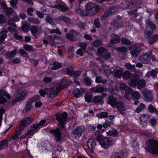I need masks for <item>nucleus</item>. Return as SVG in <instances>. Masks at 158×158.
<instances>
[{
	"label": "nucleus",
	"mask_w": 158,
	"mask_h": 158,
	"mask_svg": "<svg viewBox=\"0 0 158 158\" xmlns=\"http://www.w3.org/2000/svg\"><path fill=\"white\" fill-rule=\"evenodd\" d=\"M111 94H111V96H109L108 97V102L107 103L109 104L114 108H117V110L119 111L121 114H123L125 111L126 110V107L124 104L121 102H119L118 99L119 96L117 94H114L116 93H117V91L111 90Z\"/></svg>",
	"instance_id": "f257e3e1"
},
{
	"label": "nucleus",
	"mask_w": 158,
	"mask_h": 158,
	"mask_svg": "<svg viewBox=\"0 0 158 158\" xmlns=\"http://www.w3.org/2000/svg\"><path fill=\"white\" fill-rule=\"evenodd\" d=\"M68 81L65 79H62L61 81L55 84L54 88H49L46 89V93L49 97H54L56 94L58 89H63L67 85Z\"/></svg>",
	"instance_id": "f03ea898"
},
{
	"label": "nucleus",
	"mask_w": 158,
	"mask_h": 158,
	"mask_svg": "<svg viewBox=\"0 0 158 158\" xmlns=\"http://www.w3.org/2000/svg\"><path fill=\"white\" fill-rule=\"evenodd\" d=\"M146 24L147 26L146 27L145 32V36L148 39L150 44H152L156 43L154 35L151 36L154 30L156 28L155 25L151 21H147Z\"/></svg>",
	"instance_id": "7ed1b4c3"
},
{
	"label": "nucleus",
	"mask_w": 158,
	"mask_h": 158,
	"mask_svg": "<svg viewBox=\"0 0 158 158\" xmlns=\"http://www.w3.org/2000/svg\"><path fill=\"white\" fill-rule=\"evenodd\" d=\"M148 147H146L145 149L152 154H158V141L153 139L149 140L147 142Z\"/></svg>",
	"instance_id": "20e7f679"
},
{
	"label": "nucleus",
	"mask_w": 158,
	"mask_h": 158,
	"mask_svg": "<svg viewBox=\"0 0 158 158\" xmlns=\"http://www.w3.org/2000/svg\"><path fill=\"white\" fill-rule=\"evenodd\" d=\"M100 8V7L97 6L95 3L89 2L86 5L85 12L87 15H92L95 14Z\"/></svg>",
	"instance_id": "39448f33"
},
{
	"label": "nucleus",
	"mask_w": 158,
	"mask_h": 158,
	"mask_svg": "<svg viewBox=\"0 0 158 158\" xmlns=\"http://www.w3.org/2000/svg\"><path fill=\"white\" fill-rule=\"evenodd\" d=\"M67 114L64 112L61 114H56V117L58 122L60 126L62 128L64 127V123L66 120Z\"/></svg>",
	"instance_id": "423d86ee"
},
{
	"label": "nucleus",
	"mask_w": 158,
	"mask_h": 158,
	"mask_svg": "<svg viewBox=\"0 0 158 158\" xmlns=\"http://www.w3.org/2000/svg\"><path fill=\"white\" fill-rule=\"evenodd\" d=\"M99 143L102 147L105 149L108 148L113 143L111 138L109 137L103 138Z\"/></svg>",
	"instance_id": "0eeeda50"
},
{
	"label": "nucleus",
	"mask_w": 158,
	"mask_h": 158,
	"mask_svg": "<svg viewBox=\"0 0 158 158\" xmlns=\"http://www.w3.org/2000/svg\"><path fill=\"white\" fill-rule=\"evenodd\" d=\"M27 94L26 92L25 91L16 93L15 94V97L13 99V102L15 103H16L24 99Z\"/></svg>",
	"instance_id": "6e6552de"
},
{
	"label": "nucleus",
	"mask_w": 158,
	"mask_h": 158,
	"mask_svg": "<svg viewBox=\"0 0 158 158\" xmlns=\"http://www.w3.org/2000/svg\"><path fill=\"white\" fill-rule=\"evenodd\" d=\"M84 126H81L77 127L73 131V134L76 139H78L82 135L85 131Z\"/></svg>",
	"instance_id": "1a4fd4ad"
},
{
	"label": "nucleus",
	"mask_w": 158,
	"mask_h": 158,
	"mask_svg": "<svg viewBox=\"0 0 158 158\" xmlns=\"http://www.w3.org/2000/svg\"><path fill=\"white\" fill-rule=\"evenodd\" d=\"M112 69H113L112 71L113 74L118 78H120L122 76L123 72V69L119 66H114Z\"/></svg>",
	"instance_id": "9d476101"
},
{
	"label": "nucleus",
	"mask_w": 158,
	"mask_h": 158,
	"mask_svg": "<svg viewBox=\"0 0 158 158\" xmlns=\"http://www.w3.org/2000/svg\"><path fill=\"white\" fill-rule=\"evenodd\" d=\"M49 133L55 136L56 141L59 142L61 140V133L59 129L50 131H49Z\"/></svg>",
	"instance_id": "9b49d317"
},
{
	"label": "nucleus",
	"mask_w": 158,
	"mask_h": 158,
	"mask_svg": "<svg viewBox=\"0 0 158 158\" xmlns=\"http://www.w3.org/2000/svg\"><path fill=\"white\" fill-rule=\"evenodd\" d=\"M5 96L8 99L10 98V96L6 92L3 90H0V104L6 102V99L4 97Z\"/></svg>",
	"instance_id": "f8f14e48"
},
{
	"label": "nucleus",
	"mask_w": 158,
	"mask_h": 158,
	"mask_svg": "<svg viewBox=\"0 0 158 158\" xmlns=\"http://www.w3.org/2000/svg\"><path fill=\"white\" fill-rule=\"evenodd\" d=\"M141 50L140 45L139 44H136L132 46L131 50V54L132 56L134 57H136L139 54Z\"/></svg>",
	"instance_id": "ddd939ff"
},
{
	"label": "nucleus",
	"mask_w": 158,
	"mask_h": 158,
	"mask_svg": "<svg viewBox=\"0 0 158 158\" xmlns=\"http://www.w3.org/2000/svg\"><path fill=\"white\" fill-rule=\"evenodd\" d=\"M142 93L147 101H151L153 98L152 94L150 91L145 89L142 91Z\"/></svg>",
	"instance_id": "4468645a"
},
{
	"label": "nucleus",
	"mask_w": 158,
	"mask_h": 158,
	"mask_svg": "<svg viewBox=\"0 0 158 158\" xmlns=\"http://www.w3.org/2000/svg\"><path fill=\"white\" fill-rule=\"evenodd\" d=\"M85 92L84 89L80 88L79 89H75L73 92V93L75 96L76 98H79Z\"/></svg>",
	"instance_id": "2eb2a0df"
},
{
	"label": "nucleus",
	"mask_w": 158,
	"mask_h": 158,
	"mask_svg": "<svg viewBox=\"0 0 158 158\" xmlns=\"http://www.w3.org/2000/svg\"><path fill=\"white\" fill-rule=\"evenodd\" d=\"M150 60V56L149 55L148 52L147 53L141 56L140 58V61L142 63L147 64Z\"/></svg>",
	"instance_id": "dca6fc26"
},
{
	"label": "nucleus",
	"mask_w": 158,
	"mask_h": 158,
	"mask_svg": "<svg viewBox=\"0 0 158 158\" xmlns=\"http://www.w3.org/2000/svg\"><path fill=\"white\" fill-rule=\"evenodd\" d=\"M140 1H138L136 3L135 2H134L133 1H127L126 2V4L127 5L128 8H132L134 7L140 8L141 7L140 6Z\"/></svg>",
	"instance_id": "f3484780"
},
{
	"label": "nucleus",
	"mask_w": 158,
	"mask_h": 158,
	"mask_svg": "<svg viewBox=\"0 0 158 158\" xmlns=\"http://www.w3.org/2000/svg\"><path fill=\"white\" fill-rule=\"evenodd\" d=\"M7 31V30L4 28L0 30V43L3 42L6 37V34Z\"/></svg>",
	"instance_id": "a211bd4d"
},
{
	"label": "nucleus",
	"mask_w": 158,
	"mask_h": 158,
	"mask_svg": "<svg viewBox=\"0 0 158 158\" xmlns=\"http://www.w3.org/2000/svg\"><path fill=\"white\" fill-rule=\"evenodd\" d=\"M87 146L89 149L90 151L93 150L95 147V140L93 139H90L87 141Z\"/></svg>",
	"instance_id": "6ab92c4d"
},
{
	"label": "nucleus",
	"mask_w": 158,
	"mask_h": 158,
	"mask_svg": "<svg viewBox=\"0 0 158 158\" xmlns=\"http://www.w3.org/2000/svg\"><path fill=\"white\" fill-rule=\"evenodd\" d=\"M73 72V68L71 65H68V67L64 69L63 71L64 73V74H68L70 77L72 76Z\"/></svg>",
	"instance_id": "aec40b11"
},
{
	"label": "nucleus",
	"mask_w": 158,
	"mask_h": 158,
	"mask_svg": "<svg viewBox=\"0 0 158 158\" xmlns=\"http://www.w3.org/2000/svg\"><path fill=\"white\" fill-rule=\"evenodd\" d=\"M32 119L29 117H27L24 118L22 121V125L25 127L26 126L29 125L32 122Z\"/></svg>",
	"instance_id": "412c9836"
},
{
	"label": "nucleus",
	"mask_w": 158,
	"mask_h": 158,
	"mask_svg": "<svg viewBox=\"0 0 158 158\" xmlns=\"http://www.w3.org/2000/svg\"><path fill=\"white\" fill-rule=\"evenodd\" d=\"M103 99L100 96H94L93 99V102L96 104H102L103 103Z\"/></svg>",
	"instance_id": "4be33fe9"
},
{
	"label": "nucleus",
	"mask_w": 158,
	"mask_h": 158,
	"mask_svg": "<svg viewBox=\"0 0 158 158\" xmlns=\"http://www.w3.org/2000/svg\"><path fill=\"white\" fill-rule=\"evenodd\" d=\"M157 72L156 69H152L151 71H148L146 74L145 77L148 78L150 77L151 76L153 78H155L156 77Z\"/></svg>",
	"instance_id": "5701e85b"
},
{
	"label": "nucleus",
	"mask_w": 158,
	"mask_h": 158,
	"mask_svg": "<svg viewBox=\"0 0 158 158\" xmlns=\"http://www.w3.org/2000/svg\"><path fill=\"white\" fill-rule=\"evenodd\" d=\"M111 39L110 43L112 44L117 43L120 42L119 37L114 34H112L110 35Z\"/></svg>",
	"instance_id": "b1692460"
},
{
	"label": "nucleus",
	"mask_w": 158,
	"mask_h": 158,
	"mask_svg": "<svg viewBox=\"0 0 158 158\" xmlns=\"http://www.w3.org/2000/svg\"><path fill=\"white\" fill-rule=\"evenodd\" d=\"M109 69L110 66H109L104 65L102 67L100 71L102 73H105L106 75L108 74V73L110 74L111 73L110 70Z\"/></svg>",
	"instance_id": "393cba45"
},
{
	"label": "nucleus",
	"mask_w": 158,
	"mask_h": 158,
	"mask_svg": "<svg viewBox=\"0 0 158 158\" xmlns=\"http://www.w3.org/2000/svg\"><path fill=\"white\" fill-rule=\"evenodd\" d=\"M104 131L103 129L101 130H98L95 133V135L97 140L99 142L103 138V136L101 135V133L103 132Z\"/></svg>",
	"instance_id": "a878e982"
},
{
	"label": "nucleus",
	"mask_w": 158,
	"mask_h": 158,
	"mask_svg": "<svg viewBox=\"0 0 158 158\" xmlns=\"http://www.w3.org/2000/svg\"><path fill=\"white\" fill-rule=\"evenodd\" d=\"M40 28L36 27L35 26H32L31 29V31L33 36H35L37 33H40Z\"/></svg>",
	"instance_id": "bb28decb"
},
{
	"label": "nucleus",
	"mask_w": 158,
	"mask_h": 158,
	"mask_svg": "<svg viewBox=\"0 0 158 158\" xmlns=\"http://www.w3.org/2000/svg\"><path fill=\"white\" fill-rule=\"evenodd\" d=\"M108 50L102 47L98 48L97 50V55H100L102 57Z\"/></svg>",
	"instance_id": "cd10ccee"
},
{
	"label": "nucleus",
	"mask_w": 158,
	"mask_h": 158,
	"mask_svg": "<svg viewBox=\"0 0 158 158\" xmlns=\"http://www.w3.org/2000/svg\"><path fill=\"white\" fill-rule=\"evenodd\" d=\"M90 90L95 93H101L104 91V88L101 87H95L90 89Z\"/></svg>",
	"instance_id": "c85d7f7f"
},
{
	"label": "nucleus",
	"mask_w": 158,
	"mask_h": 158,
	"mask_svg": "<svg viewBox=\"0 0 158 158\" xmlns=\"http://www.w3.org/2000/svg\"><path fill=\"white\" fill-rule=\"evenodd\" d=\"M106 134L108 135L112 136H117L118 133L117 131L114 129H110L108 132H106Z\"/></svg>",
	"instance_id": "c756f323"
},
{
	"label": "nucleus",
	"mask_w": 158,
	"mask_h": 158,
	"mask_svg": "<svg viewBox=\"0 0 158 158\" xmlns=\"http://www.w3.org/2000/svg\"><path fill=\"white\" fill-rule=\"evenodd\" d=\"M145 108L146 105L145 104L142 103H140L139 106L136 108L135 112L137 113H139L144 109Z\"/></svg>",
	"instance_id": "7c9ffc66"
},
{
	"label": "nucleus",
	"mask_w": 158,
	"mask_h": 158,
	"mask_svg": "<svg viewBox=\"0 0 158 158\" xmlns=\"http://www.w3.org/2000/svg\"><path fill=\"white\" fill-rule=\"evenodd\" d=\"M16 54V50L15 49L11 52H8L6 53V58L9 59H11L13 56Z\"/></svg>",
	"instance_id": "2f4dec72"
},
{
	"label": "nucleus",
	"mask_w": 158,
	"mask_h": 158,
	"mask_svg": "<svg viewBox=\"0 0 158 158\" xmlns=\"http://www.w3.org/2000/svg\"><path fill=\"white\" fill-rule=\"evenodd\" d=\"M46 30L51 34H53L54 33H56L59 35H61V32L58 28H56L55 29L51 30L49 28H46Z\"/></svg>",
	"instance_id": "473e14b6"
},
{
	"label": "nucleus",
	"mask_w": 158,
	"mask_h": 158,
	"mask_svg": "<svg viewBox=\"0 0 158 158\" xmlns=\"http://www.w3.org/2000/svg\"><path fill=\"white\" fill-rule=\"evenodd\" d=\"M32 103L31 100H28L27 101L25 106V110L26 112H28L31 110L32 107Z\"/></svg>",
	"instance_id": "72a5a7b5"
},
{
	"label": "nucleus",
	"mask_w": 158,
	"mask_h": 158,
	"mask_svg": "<svg viewBox=\"0 0 158 158\" xmlns=\"http://www.w3.org/2000/svg\"><path fill=\"white\" fill-rule=\"evenodd\" d=\"M95 81L97 83H102L103 84H105L107 82V80H106L103 79L100 76L96 77Z\"/></svg>",
	"instance_id": "f704fd0d"
},
{
	"label": "nucleus",
	"mask_w": 158,
	"mask_h": 158,
	"mask_svg": "<svg viewBox=\"0 0 158 158\" xmlns=\"http://www.w3.org/2000/svg\"><path fill=\"white\" fill-rule=\"evenodd\" d=\"M56 8L62 11H65L67 10L68 8L63 3L62 4H59L56 6Z\"/></svg>",
	"instance_id": "c9c22d12"
},
{
	"label": "nucleus",
	"mask_w": 158,
	"mask_h": 158,
	"mask_svg": "<svg viewBox=\"0 0 158 158\" xmlns=\"http://www.w3.org/2000/svg\"><path fill=\"white\" fill-rule=\"evenodd\" d=\"M110 158H124L123 155L121 153H115L110 156Z\"/></svg>",
	"instance_id": "e433bc0d"
},
{
	"label": "nucleus",
	"mask_w": 158,
	"mask_h": 158,
	"mask_svg": "<svg viewBox=\"0 0 158 158\" xmlns=\"http://www.w3.org/2000/svg\"><path fill=\"white\" fill-rule=\"evenodd\" d=\"M23 48L27 51L31 52H32L35 51V49L31 45L27 44H24L23 45Z\"/></svg>",
	"instance_id": "4c0bfd02"
},
{
	"label": "nucleus",
	"mask_w": 158,
	"mask_h": 158,
	"mask_svg": "<svg viewBox=\"0 0 158 158\" xmlns=\"http://www.w3.org/2000/svg\"><path fill=\"white\" fill-rule=\"evenodd\" d=\"M138 82L137 80L135 78L132 80L130 82L128 83V85L131 87H135L137 85H138Z\"/></svg>",
	"instance_id": "58836bf2"
},
{
	"label": "nucleus",
	"mask_w": 158,
	"mask_h": 158,
	"mask_svg": "<svg viewBox=\"0 0 158 158\" xmlns=\"http://www.w3.org/2000/svg\"><path fill=\"white\" fill-rule=\"evenodd\" d=\"M52 68V70H56L62 67V64L58 62H55L53 64Z\"/></svg>",
	"instance_id": "ea45409f"
},
{
	"label": "nucleus",
	"mask_w": 158,
	"mask_h": 158,
	"mask_svg": "<svg viewBox=\"0 0 158 158\" xmlns=\"http://www.w3.org/2000/svg\"><path fill=\"white\" fill-rule=\"evenodd\" d=\"M8 145V143L6 140H2L0 141V149L6 148Z\"/></svg>",
	"instance_id": "a19ab883"
},
{
	"label": "nucleus",
	"mask_w": 158,
	"mask_h": 158,
	"mask_svg": "<svg viewBox=\"0 0 158 158\" xmlns=\"http://www.w3.org/2000/svg\"><path fill=\"white\" fill-rule=\"evenodd\" d=\"M145 81L143 80H141L138 82L137 88L139 89H141L145 86Z\"/></svg>",
	"instance_id": "79ce46f5"
},
{
	"label": "nucleus",
	"mask_w": 158,
	"mask_h": 158,
	"mask_svg": "<svg viewBox=\"0 0 158 158\" xmlns=\"http://www.w3.org/2000/svg\"><path fill=\"white\" fill-rule=\"evenodd\" d=\"M108 115L107 112H102L100 113H98L96 114V116L98 118H102L107 117Z\"/></svg>",
	"instance_id": "37998d69"
},
{
	"label": "nucleus",
	"mask_w": 158,
	"mask_h": 158,
	"mask_svg": "<svg viewBox=\"0 0 158 158\" xmlns=\"http://www.w3.org/2000/svg\"><path fill=\"white\" fill-rule=\"evenodd\" d=\"M76 11L77 13L82 16L87 15V13L85 12L80 7L76 9Z\"/></svg>",
	"instance_id": "c03bdc74"
},
{
	"label": "nucleus",
	"mask_w": 158,
	"mask_h": 158,
	"mask_svg": "<svg viewBox=\"0 0 158 158\" xmlns=\"http://www.w3.org/2000/svg\"><path fill=\"white\" fill-rule=\"evenodd\" d=\"M34 134L33 130L32 129H30L27 132L22 135L20 137L21 139H23L25 138L28 135H32Z\"/></svg>",
	"instance_id": "a18cd8bd"
},
{
	"label": "nucleus",
	"mask_w": 158,
	"mask_h": 158,
	"mask_svg": "<svg viewBox=\"0 0 158 158\" xmlns=\"http://www.w3.org/2000/svg\"><path fill=\"white\" fill-rule=\"evenodd\" d=\"M150 118V117L149 115L146 114H143L141 115L140 117V120L142 121L145 122L148 121Z\"/></svg>",
	"instance_id": "49530a36"
},
{
	"label": "nucleus",
	"mask_w": 158,
	"mask_h": 158,
	"mask_svg": "<svg viewBox=\"0 0 158 158\" xmlns=\"http://www.w3.org/2000/svg\"><path fill=\"white\" fill-rule=\"evenodd\" d=\"M73 47H70L68 50V54L69 58H72L73 56Z\"/></svg>",
	"instance_id": "de8ad7c7"
},
{
	"label": "nucleus",
	"mask_w": 158,
	"mask_h": 158,
	"mask_svg": "<svg viewBox=\"0 0 158 158\" xmlns=\"http://www.w3.org/2000/svg\"><path fill=\"white\" fill-rule=\"evenodd\" d=\"M132 96L133 98L137 99H139L140 97L139 93L136 91H134L132 93Z\"/></svg>",
	"instance_id": "09e8293b"
},
{
	"label": "nucleus",
	"mask_w": 158,
	"mask_h": 158,
	"mask_svg": "<svg viewBox=\"0 0 158 158\" xmlns=\"http://www.w3.org/2000/svg\"><path fill=\"white\" fill-rule=\"evenodd\" d=\"M131 76V74L128 71H125L123 74V80H125L129 78Z\"/></svg>",
	"instance_id": "8fccbe9b"
},
{
	"label": "nucleus",
	"mask_w": 158,
	"mask_h": 158,
	"mask_svg": "<svg viewBox=\"0 0 158 158\" xmlns=\"http://www.w3.org/2000/svg\"><path fill=\"white\" fill-rule=\"evenodd\" d=\"M125 66L127 69L133 70L135 69V65H132L130 63H125Z\"/></svg>",
	"instance_id": "3c124183"
},
{
	"label": "nucleus",
	"mask_w": 158,
	"mask_h": 158,
	"mask_svg": "<svg viewBox=\"0 0 158 158\" xmlns=\"http://www.w3.org/2000/svg\"><path fill=\"white\" fill-rule=\"evenodd\" d=\"M28 21L30 23L34 24H38L40 23L38 19L36 18H29L28 19Z\"/></svg>",
	"instance_id": "603ef678"
},
{
	"label": "nucleus",
	"mask_w": 158,
	"mask_h": 158,
	"mask_svg": "<svg viewBox=\"0 0 158 158\" xmlns=\"http://www.w3.org/2000/svg\"><path fill=\"white\" fill-rule=\"evenodd\" d=\"M70 33L72 34L73 35V38L74 37V39L75 40H76L77 38V36L78 35V33L77 32L72 29L70 31Z\"/></svg>",
	"instance_id": "864d4df0"
},
{
	"label": "nucleus",
	"mask_w": 158,
	"mask_h": 158,
	"mask_svg": "<svg viewBox=\"0 0 158 158\" xmlns=\"http://www.w3.org/2000/svg\"><path fill=\"white\" fill-rule=\"evenodd\" d=\"M29 27L28 26L27 23H24L22 26V30L25 32H27L29 31Z\"/></svg>",
	"instance_id": "5fc2aeb1"
},
{
	"label": "nucleus",
	"mask_w": 158,
	"mask_h": 158,
	"mask_svg": "<svg viewBox=\"0 0 158 158\" xmlns=\"http://www.w3.org/2000/svg\"><path fill=\"white\" fill-rule=\"evenodd\" d=\"M92 99V96L91 95L85 94V100L87 102H90Z\"/></svg>",
	"instance_id": "6e6d98bb"
},
{
	"label": "nucleus",
	"mask_w": 158,
	"mask_h": 158,
	"mask_svg": "<svg viewBox=\"0 0 158 158\" xmlns=\"http://www.w3.org/2000/svg\"><path fill=\"white\" fill-rule=\"evenodd\" d=\"M60 19L61 20H63V21L67 23H70L71 20L69 18L66 17L62 16L60 17Z\"/></svg>",
	"instance_id": "4d7b16f0"
},
{
	"label": "nucleus",
	"mask_w": 158,
	"mask_h": 158,
	"mask_svg": "<svg viewBox=\"0 0 158 158\" xmlns=\"http://www.w3.org/2000/svg\"><path fill=\"white\" fill-rule=\"evenodd\" d=\"M126 93L124 94V97L128 99L127 96L128 94H130L132 91L131 89L127 86L125 89Z\"/></svg>",
	"instance_id": "13d9d810"
},
{
	"label": "nucleus",
	"mask_w": 158,
	"mask_h": 158,
	"mask_svg": "<svg viewBox=\"0 0 158 158\" xmlns=\"http://www.w3.org/2000/svg\"><path fill=\"white\" fill-rule=\"evenodd\" d=\"M111 56V54L110 52H108L107 51L104 54L102 57L105 60L108 59L110 58Z\"/></svg>",
	"instance_id": "bf43d9fd"
},
{
	"label": "nucleus",
	"mask_w": 158,
	"mask_h": 158,
	"mask_svg": "<svg viewBox=\"0 0 158 158\" xmlns=\"http://www.w3.org/2000/svg\"><path fill=\"white\" fill-rule=\"evenodd\" d=\"M14 21L18 22L19 21L20 19L16 13L15 12H14L13 14V17L12 18Z\"/></svg>",
	"instance_id": "052dcab7"
},
{
	"label": "nucleus",
	"mask_w": 158,
	"mask_h": 158,
	"mask_svg": "<svg viewBox=\"0 0 158 158\" xmlns=\"http://www.w3.org/2000/svg\"><path fill=\"white\" fill-rule=\"evenodd\" d=\"M5 112V110L3 109L0 108V127L2 125V115Z\"/></svg>",
	"instance_id": "680f3d73"
},
{
	"label": "nucleus",
	"mask_w": 158,
	"mask_h": 158,
	"mask_svg": "<svg viewBox=\"0 0 158 158\" xmlns=\"http://www.w3.org/2000/svg\"><path fill=\"white\" fill-rule=\"evenodd\" d=\"M110 12L109 11H107L101 17V20H104L107 17H108L110 15Z\"/></svg>",
	"instance_id": "e2e57ef3"
},
{
	"label": "nucleus",
	"mask_w": 158,
	"mask_h": 158,
	"mask_svg": "<svg viewBox=\"0 0 158 158\" xmlns=\"http://www.w3.org/2000/svg\"><path fill=\"white\" fill-rule=\"evenodd\" d=\"M111 25L114 29L119 27L118 23L115 20H114L112 22Z\"/></svg>",
	"instance_id": "0e129e2a"
},
{
	"label": "nucleus",
	"mask_w": 158,
	"mask_h": 158,
	"mask_svg": "<svg viewBox=\"0 0 158 158\" xmlns=\"http://www.w3.org/2000/svg\"><path fill=\"white\" fill-rule=\"evenodd\" d=\"M114 119V116L112 115H110L108 116H107L106 118V121L109 122L111 123Z\"/></svg>",
	"instance_id": "69168bd1"
},
{
	"label": "nucleus",
	"mask_w": 158,
	"mask_h": 158,
	"mask_svg": "<svg viewBox=\"0 0 158 158\" xmlns=\"http://www.w3.org/2000/svg\"><path fill=\"white\" fill-rule=\"evenodd\" d=\"M47 21L52 26L55 25V23L52 21V19L49 16H47L46 17Z\"/></svg>",
	"instance_id": "338daca9"
},
{
	"label": "nucleus",
	"mask_w": 158,
	"mask_h": 158,
	"mask_svg": "<svg viewBox=\"0 0 158 158\" xmlns=\"http://www.w3.org/2000/svg\"><path fill=\"white\" fill-rule=\"evenodd\" d=\"M18 2V0H12L10 2L11 6L14 8H17L16 4Z\"/></svg>",
	"instance_id": "774afa93"
}]
</instances>
